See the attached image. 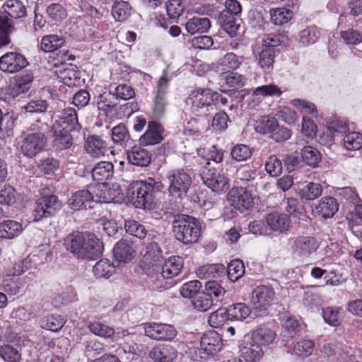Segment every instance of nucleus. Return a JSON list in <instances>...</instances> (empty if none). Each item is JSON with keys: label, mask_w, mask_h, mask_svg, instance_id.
Wrapping results in <instances>:
<instances>
[{"label": "nucleus", "mask_w": 362, "mask_h": 362, "mask_svg": "<svg viewBox=\"0 0 362 362\" xmlns=\"http://www.w3.org/2000/svg\"><path fill=\"white\" fill-rule=\"evenodd\" d=\"M129 162L134 165L148 166L151 163V155L150 152L140 146H134L127 151Z\"/></svg>", "instance_id": "obj_27"}, {"label": "nucleus", "mask_w": 362, "mask_h": 362, "mask_svg": "<svg viewBox=\"0 0 362 362\" xmlns=\"http://www.w3.org/2000/svg\"><path fill=\"white\" fill-rule=\"evenodd\" d=\"M266 221L270 228L275 231L284 233L288 231L291 227L290 219L285 214L270 213L267 216Z\"/></svg>", "instance_id": "obj_29"}, {"label": "nucleus", "mask_w": 362, "mask_h": 362, "mask_svg": "<svg viewBox=\"0 0 362 362\" xmlns=\"http://www.w3.org/2000/svg\"><path fill=\"white\" fill-rule=\"evenodd\" d=\"M183 267V259L179 256H172L166 259L163 264L160 263V271L158 275H155L156 280L159 277L163 279H172L177 276Z\"/></svg>", "instance_id": "obj_18"}, {"label": "nucleus", "mask_w": 362, "mask_h": 362, "mask_svg": "<svg viewBox=\"0 0 362 362\" xmlns=\"http://www.w3.org/2000/svg\"><path fill=\"white\" fill-rule=\"evenodd\" d=\"M61 205H36L35 209L33 211L34 217L33 221H40L43 218L52 217L60 210Z\"/></svg>", "instance_id": "obj_46"}, {"label": "nucleus", "mask_w": 362, "mask_h": 362, "mask_svg": "<svg viewBox=\"0 0 362 362\" xmlns=\"http://www.w3.org/2000/svg\"><path fill=\"white\" fill-rule=\"evenodd\" d=\"M48 129L47 124L40 123L32 128L33 132L28 133L22 140L21 146L23 155L33 158L44 148L47 142L45 132Z\"/></svg>", "instance_id": "obj_7"}, {"label": "nucleus", "mask_w": 362, "mask_h": 362, "mask_svg": "<svg viewBox=\"0 0 362 362\" xmlns=\"http://www.w3.org/2000/svg\"><path fill=\"white\" fill-rule=\"evenodd\" d=\"M240 351L241 356L247 362L259 361L264 354L262 346L253 342L252 338L241 344Z\"/></svg>", "instance_id": "obj_26"}, {"label": "nucleus", "mask_w": 362, "mask_h": 362, "mask_svg": "<svg viewBox=\"0 0 362 362\" xmlns=\"http://www.w3.org/2000/svg\"><path fill=\"white\" fill-rule=\"evenodd\" d=\"M114 267L107 259L98 261L93 268V272L97 278H109L113 271Z\"/></svg>", "instance_id": "obj_53"}, {"label": "nucleus", "mask_w": 362, "mask_h": 362, "mask_svg": "<svg viewBox=\"0 0 362 362\" xmlns=\"http://www.w3.org/2000/svg\"><path fill=\"white\" fill-rule=\"evenodd\" d=\"M93 188V187H88V189L77 191L72 195L71 199H69V204H87L90 202H94L96 204L110 203L106 199L101 200L100 198L95 199L92 192Z\"/></svg>", "instance_id": "obj_39"}, {"label": "nucleus", "mask_w": 362, "mask_h": 362, "mask_svg": "<svg viewBox=\"0 0 362 362\" xmlns=\"http://www.w3.org/2000/svg\"><path fill=\"white\" fill-rule=\"evenodd\" d=\"M204 292L218 302L224 296L226 290L218 281H209L205 284Z\"/></svg>", "instance_id": "obj_56"}, {"label": "nucleus", "mask_w": 362, "mask_h": 362, "mask_svg": "<svg viewBox=\"0 0 362 362\" xmlns=\"http://www.w3.org/2000/svg\"><path fill=\"white\" fill-rule=\"evenodd\" d=\"M210 28L211 22L208 18L193 17L185 23V29L190 35L206 33Z\"/></svg>", "instance_id": "obj_36"}, {"label": "nucleus", "mask_w": 362, "mask_h": 362, "mask_svg": "<svg viewBox=\"0 0 362 362\" xmlns=\"http://www.w3.org/2000/svg\"><path fill=\"white\" fill-rule=\"evenodd\" d=\"M64 39L57 35H48L44 36L41 40V49L45 52L59 53V50L64 44Z\"/></svg>", "instance_id": "obj_40"}, {"label": "nucleus", "mask_w": 362, "mask_h": 362, "mask_svg": "<svg viewBox=\"0 0 362 362\" xmlns=\"http://www.w3.org/2000/svg\"><path fill=\"white\" fill-rule=\"evenodd\" d=\"M47 17L52 21H62L67 16L65 8L59 3H53L46 8Z\"/></svg>", "instance_id": "obj_57"}, {"label": "nucleus", "mask_w": 362, "mask_h": 362, "mask_svg": "<svg viewBox=\"0 0 362 362\" xmlns=\"http://www.w3.org/2000/svg\"><path fill=\"white\" fill-rule=\"evenodd\" d=\"M168 188L170 201L174 203L181 202L186 197L191 185V177L182 169L170 172L168 177Z\"/></svg>", "instance_id": "obj_6"}, {"label": "nucleus", "mask_w": 362, "mask_h": 362, "mask_svg": "<svg viewBox=\"0 0 362 362\" xmlns=\"http://www.w3.org/2000/svg\"><path fill=\"white\" fill-rule=\"evenodd\" d=\"M288 39L286 35L280 33L278 35L269 34L267 35L262 40L263 47L270 48L274 51V47L286 44Z\"/></svg>", "instance_id": "obj_63"}, {"label": "nucleus", "mask_w": 362, "mask_h": 362, "mask_svg": "<svg viewBox=\"0 0 362 362\" xmlns=\"http://www.w3.org/2000/svg\"><path fill=\"white\" fill-rule=\"evenodd\" d=\"M257 197L245 187H233L227 194V200L232 204H255Z\"/></svg>", "instance_id": "obj_24"}, {"label": "nucleus", "mask_w": 362, "mask_h": 362, "mask_svg": "<svg viewBox=\"0 0 362 362\" xmlns=\"http://www.w3.org/2000/svg\"><path fill=\"white\" fill-rule=\"evenodd\" d=\"M254 127L255 131L259 134H270L276 129L277 121L274 117L264 115L256 120Z\"/></svg>", "instance_id": "obj_42"}, {"label": "nucleus", "mask_w": 362, "mask_h": 362, "mask_svg": "<svg viewBox=\"0 0 362 362\" xmlns=\"http://www.w3.org/2000/svg\"><path fill=\"white\" fill-rule=\"evenodd\" d=\"M116 100V97L111 91L101 93L97 100L98 110L103 112L107 117L112 115L117 105Z\"/></svg>", "instance_id": "obj_32"}, {"label": "nucleus", "mask_w": 362, "mask_h": 362, "mask_svg": "<svg viewBox=\"0 0 362 362\" xmlns=\"http://www.w3.org/2000/svg\"><path fill=\"white\" fill-rule=\"evenodd\" d=\"M201 177L203 182L214 192H225L229 187V179L222 168L204 166Z\"/></svg>", "instance_id": "obj_8"}, {"label": "nucleus", "mask_w": 362, "mask_h": 362, "mask_svg": "<svg viewBox=\"0 0 362 362\" xmlns=\"http://www.w3.org/2000/svg\"><path fill=\"white\" fill-rule=\"evenodd\" d=\"M342 308L341 307L328 306L322 310L325 322L332 326H338L342 321Z\"/></svg>", "instance_id": "obj_44"}, {"label": "nucleus", "mask_w": 362, "mask_h": 362, "mask_svg": "<svg viewBox=\"0 0 362 362\" xmlns=\"http://www.w3.org/2000/svg\"><path fill=\"white\" fill-rule=\"evenodd\" d=\"M199 279H219L226 274V268L223 264H208L196 270Z\"/></svg>", "instance_id": "obj_30"}, {"label": "nucleus", "mask_w": 362, "mask_h": 362, "mask_svg": "<svg viewBox=\"0 0 362 362\" xmlns=\"http://www.w3.org/2000/svg\"><path fill=\"white\" fill-rule=\"evenodd\" d=\"M163 188L162 182L149 177L148 181H139L129 187L127 199L130 204H153Z\"/></svg>", "instance_id": "obj_2"}, {"label": "nucleus", "mask_w": 362, "mask_h": 362, "mask_svg": "<svg viewBox=\"0 0 362 362\" xmlns=\"http://www.w3.org/2000/svg\"><path fill=\"white\" fill-rule=\"evenodd\" d=\"M136 337L134 334H128L124 341L116 349L118 356L122 358H125L128 361H132L135 357L139 356L142 353V345L138 344L135 340Z\"/></svg>", "instance_id": "obj_16"}, {"label": "nucleus", "mask_w": 362, "mask_h": 362, "mask_svg": "<svg viewBox=\"0 0 362 362\" xmlns=\"http://www.w3.org/2000/svg\"><path fill=\"white\" fill-rule=\"evenodd\" d=\"M88 328L95 336L101 338L109 339L112 341H117L115 329L100 321H93L90 322L88 325Z\"/></svg>", "instance_id": "obj_34"}, {"label": "nucleus", "mask_w": 362, "mask_h": 362, "mask_svg": "<svg viewBox=\"0 0 362 362\" xmlns=\"http://www.w3.org/2000/svg\"><path fill=\"white\" fill-rule=\"evenodd\" d=\"M202 284L198 280H192L185 283L180 288V295L185 298H194L200 293Z\"/></svg>", "instance_id": "obj_58"}, {"label": "nucleus", "mask_w": 362, "mask_h": 362, "mask_svg": "<svg viewBox=\"0 0 362 362\" xmlns=\"http://www.w3.org/2000/svg\"><path fill=\"white\" fill-rule=\"evenodd\" d=\"M33 81L32 74L16 76L8 87V94L12 98H16L28 92L31 88Z\"/></svg>", "instance_id": "obj_22"}, {"label": "nucleus", "mask_w": 362, "mask_h": 362, "mask_svg": "<svg viewBox=\"0 0 362 362\" xmlns=\"http://www.w3.org/2000/svg\"><path fill=\"white\" fill-rule=\"evenodd\" d=\"M213 90L209 88H197L191 91L188 101L191 111L199 117H208L214 112Z\"/></svg>", "instance_id": "obj_5"}, {"label": "nucleus", "mask_w": 362, "mask_h": 362, "mask_svg": "<svg viewBox=\"0 0 362 362\" xmlns=\"http://www.w3.org/2000/svg\"><path fill=\"white\" fill-rule=\"evenodd\" d=\"M169 81L168 74L163 72L156 85L153 110L154 115L157 117H160L164 114L168 105L167 95Z\"/></svg>", "instance_id": "obj_11"}, {"label": "nucleus", "mask_w": 362, "mask_h": 362, "mask_svg": "<svg viewBox=\"0 0 362 362\" xmlns=\"http://www.w3.org/2000/svg\"><path fill=\"white\" fill-rule=\"evenodd\" d=\"M228 278L233 282L236 281L245 274V266L240 259H233L228 265L226 269Z\"/></svg>", "instance_id": "obj_50"}, {"label": "nucleus", "mask_w": 362, "mask_h": 362, "mask_svg": "<svg viewBox=\"0 0 362 362\" xmlns=\"http://www.w3.org/2000/svg\"><path fill=\"white\" fill-rule=\"evenodd\" d=\"M141 266L142 270L148 276L158 275L160 263L163 262V250L156 242H151L146 246V252Z\"/></svg>", "instance_id": "obj_9"}, {"label": "nucleus", "mask_w": 362, "mask_h": 362, "mask_svg": "<svg viewBox=\"0 0 362 362\" xmlns=\"http://www.w3.org/2000/svg\"><path fill=\"white\" fill-rule=\"evenodd\" d=\"M136 252L132 246V243L123 239L119 240L113 249V255L115 260L122 263L131 262L136 256Z\"/></svg>", "instance_id": "obj_23"}, {"label": "nucleus", "mask_w": 362, "mask_h": 362, "mask_svg": "<svg viewBox=\"0 0 362 362\" xmlns=\"http://www.w3.org/2000/svg\"><path fill=\"white\" fill-rule=\"evenodd\" d=\"M194 308L200 312H206L214 305V299L204 291L199 293L192 300Z\"/></svg>", "instance_id": "obj_52"}, {"label": "nucleus", "mask_w": 362, "mask_h": 362, "mask_svg": "<svg viewBox=\"0 0 362 362\" xmlns=\"http://www.w3.org/2000/svg\"><path fill=\"white\" fill-rule=\"evenodd\" d=\"M218 21L224 31L231 37L238 35V30L240 27V23L238 16L229 14L227 11H221Z\"/></svg>", "instance_id": "obj_28"}, {"label": "nucleus", "mask_w": 362, "mask_h": 362, "mask_svg": "<svg viewBox=\"0 0 362 362\" xmlns=\"http://www.w3.org/2000/svg\"><path fill=\"white\" fill-rule=\"evenodd\" d=\"M173 223L175 238L184 244L195 243L200 235L198 221L193 216L185 214H175Z\"/></svg>", "instance_id": "obj_4"}, {"label": "nucleus", "mask_w": 362, "mask_h": 362, "mask_svg": "<svg viewBox=\"0 0 362 362\" xmlns=\"http://www.w3.org/2000/svg\"><path fill=\"white\" fill-rule=\"evenodd\" d=\"M4 12L0 13V48L11 42L10 34L14 27L8 18H20L25 16L26 8L19 0H8L3 6Z\"/></svg>", "instance_id": "obj_3"}, {"label": "nucleus", "mask_w": 362, "mask_h": 362, "mask_svg": "<svg viewBox=\"0 0 362 362\" xmlns=\"http://www.w3.org/2000/svg\"><path fill=\"white\" fill-rule=\"evenodd\" d=\"M222 80L223 81L221 86H226L229 90L240 88L245 84V78L238 73L231 72L225 76Z\"/></svg>", "instance_id": "obj_60"}, {"label": "nucleus", "mask_w": 362, "mask_h": 362, "mask_svg": "<svg viewBox=\"0 0 362 362\" xmlns=\"http://www.w3.org/2000/svg\"><path fill=\"white\" fill-rule=\"evenodd\" d=\"M258 64L264 70L272 68L274 62V51L270 48L262 47L257 57Z\"/></svg>", "instance_id": "obj_54"}, {"label": "nucleus", "mask_w": 362, "mask_h": 362, "mask_svg": "<svg viewBox=\"0 0 362 362\" xmlns=\"http://www.w3.org/2000/svg\"><path fill=\"white\" fill-rule=\"evenodd\" d=\"M84 148L87 153L96 158L104 156L108 151L106 141L97 135H90L87 137Z\"/></svg>", "instance_id": "obj_21"}, {"label": "nucleus", "mask_w": 362, "mask_h": 362, "mask_svg": "<svg viewBox=\"0 0 362 362\" xmlns=\"http://www.w3.org/2000/svg\"><path fill=\"white\" fill-rule=\"evenodd\" d=\"M226 308H220L212 313L208 318V322L212 327H219L229 320Z\"/></svg>", "instance_id": "obj_62"}, {"label": "nucleus", "mask_w": 362, "mask_h": 362, "mask_svg": "<svg viewBox=\"0 0 362 362\" xmlns=\"http://www.w3.org/2000/svg\"><path fill=\"white\" fill-rule=\"evenodd\" d=\"M253 205H226L223 211L224 221H230L237 216L238 212L247 216L252 210Z\"/></svg>", "instance_id": "obj_47"}, {"label": "nucleus", "mask_w": 362, "mask_h": 362, "mask_svg": "<svg viewBox=\"0 0 362 362\" xmlns=\"http://www.w3.org/2000/svg\"><path fill=\"white\" fill-rule=\"evenodd\" d=\"M58 131L52 130L54 136L52 141L53 148L57 151L69 148L73 144V138L70 134L71 131H66L62 129H59Z\"/></svg>", "instance_id": "obj_38"}, {"label": "nucleus", "mask_w": 362, "mask_h": 362, "mask_svg": "<svg viewBox=\"0 0 362 362\" xmlns=\"http://www.w3.org/2000/svg\"><path fill=\"white\" fill-rule=\"evenodd\" d=\"M65 323L66 320L64 317L57 314H50L44 316L39 322L40 326L42 329L54 332L59 331Z\"/></svg>", "instance_id": "obj_37"}, {"label": "nucleus", "mask_w": 362, "mask_h": 362, "mask_svg": "<svg viewBox=\"0 0 362 362\" xmlns=\"http://www.w3.org/2000/svg\"><path fill=\"white\" fill-rule=\"evenodd\" d=\"M124 228L127 233L139 239L144 238L147 234L145 226L134 220L125 221Z\"/></svg>", "instance_id": "obj_59"}, {"label": "nucleus", "mask_w": 362, "mask_h": 362, "mask_svg": "<svg viewBox=\"0 0 362 362\" xmlns=\"http://www.w3.org/2000/svg\"><path fill=\"white\" fill-rule=\"evenodd\" d=\"M131 10L132 8L128 2L115 1L112 8V15L117 21L123 22L131 16Z\"/></svg>", "instance_id": "obj_43"}, {"label": "nucleus", "mask_w": 362, "mask_h": 362, "mask_svg": "<svg viewBox=\"0 0 362 362\" xmlns=\"http://www.w3.org/2000/svg\"><path fill=\"white\" fill-rule=\"evenodd\" d=\"M319 247L320 243L316 238L300 235L294 239L292 250L297 257L308 258L317 250Z\"/></svg>", "instance_id": "obj_12"}, {"label": "nucleus", "mask_w": 362, "mask_h": 362, "mask_svg": "<svg viewBox=\"0 0 362 362\" xmlns=\"http://www.w3.org/2000/svg\"><path fill=\"white\" fill-rule=\"evenodd\" d=\"M343 140L345 148L349 151L359 150L362 147V134L359 132H349Z\"/></svg>", "instance_id": "obj_61"}, {"label": "nucleus", "mask_w": 362, "mask_h": 362, "mask_svg": "<svg viewBox=\"0 0 362 362\" xmlns=\"http://www.w3.org/2000/svg\"><path fill=\"white\" fill-rule=\"evenodd\" d=\"M163 127L155 121H150L147 125L145 133L139 138L140 144L151 146L159 144L163 140Z\"/></svg>", "instance_id": "obj_20"}, {"label": "nucleus", "mask_w": 362, "mask_h": 362, "mask_svg": "<svg viewBox=\"0 0 362 362\" xmlns=\"http://www.w3.org/2000/svg\"><path fill=\"white\" fill-rule=\"evenodd\" d=\"M28 64L25 57L16 52H7L0 57V69L4 72H18Z\"/></svg>", "instance_id": "obj_15"}, {"label": "nucleus", "mask_w": 362, "mask_h": 362, "mask_svg": "<svg viewBox=\"0 0 362 362\" xmlns=\"http://www.w3.org/2000/svg\"><path fill=\"white\" fill-rule=\"evenodd\" d=\"M270 15L271 21L276 25H283L293 18V12L285 8H272Z\"/></svg>", "instance_id": "obj_48"}, {"label": "nucleus", "mask_w": 362, "mask_h": 362, "mask_svg": "<svg viewBox=\"0 0 362 362\" xmlns=\"http://www.w3.org/2000/svg\"><path fill=\"white\" fill-rule=\"evenodd\" d=\"M145 334L155 340L171 341L177 334L174 326L163 323H151L144 327Z\"/></svg>", "instance_id": "obj_14"}, {"label": "nucleus", "mask_w": 362, "mask_h": 362, "mask_svg": "<svg viewBox=\"0 0 362 362\" xmlns=\"http://www.w3.org/2000/svg\"><path fill=\"white\" fill-rule=\"evenodd\" d=\"M148 357L153 362H173L177 357V351L170 344H159L150 350Z\"/></svg>", "instance_id": "obj_17"}, {"label": "nucleus", "mask_w": 362, "mask_h": 362, "mask_svg": "<svg viewBox=\"0 0 362 362\" xmlns=\"http://www.w3.org/2000/svg\"><path fill=\"white\" fill-rule=\"evenodd\" d=\"M114 166L111 162L100 161L98 163L92 170V176L94 180L104 184L113 176Z\"/></svg>", "instance_id": "obj_31"}, {"label": "nucleus", "mask_w": 362, "mask_h": 362, "mask_svg": "<svg viewBox=\"0 0 362 362\" xmlns=\"http://www.w3.org/2000/svg\"><path fill=\"white\" fill-rule=\"evenodd\" d=\"M130 135L125 124L120 123L112 129V139L115 144L122 145L128 141Z\"/></svg>", "instance_id": "obj_64"}, {"label": "nucleus", "mask_w": 362, "mask_h": 362, "mask_svg": "<svg viewBox=\"0 0 362 362\" xmlns=\"http://www.w3.org/2000/svg\"><path fill=\"white\" fill-rule=\"evenodd\" d=\"M59 129L66 131H79L81 129L76 110L74 108L66 107L60 112L52 127V131L59 132Z\"/></svg>", "instance_id": "obj_13"}, {"label": "nucleus", "mask_w": 362, "mask_h": 362, "mask_svg": "<svg viewBox=\"0 0 362 362\" xmlns=\"http://www.w3.org/2000/svg\"><path fill=\"white\" fill-rule=\"evenodd\" d=\"M222 345V339L216 331L208 332L201 338V350L208 355H214L221 351Z\"/></svg>", "instance_id": "obj_19"}, {"label": "nucleus", "mask_w": 362, "mask_h": 362, "mask_svg": "<svg viewBox=\"0 0 362 362\" xmlns=\"http://www.w3.org/2000/svg\"><path fill=\"white\" fill-rule=\"evenodd\" d=\"M320 35V30L316 26H309L299 32V42L303 45L313 44Z\"/></svg>", "instance_id": "obj_49"}, {"label": "nucleus", "mask_w": 362, "mask_h": 362, "mask_svg": "<svg viewBox=\"0 0 362 362\" xmlns=\"http://www.w3.org/2000/svg\"><path fill=\"white\" fill-rule=\"evenodd\" d=\"M64 245L78 258L88 260L100 257L103 252V242L94 233L87 231L69 234Z\"/></svg>", "instance_id": "obj_1"}, {"label": "nucleus", "mask_w": 362, "mask_h": 362, "mask_svg": "<svg viewBox=\"0 0 362 362\" xmlns=\"http://www.w3.org/2000/svg\"><path fill=\"white\" fill-rule=\"evenodd\" d=\"M23 231L22 224L13 220H6L0 223V238L13 239Z\"/></svg>", "instance_id": "obj_35"}, {"label": "nucleus", "mask_w": 362, "mask_h": 362, "mask_svg": "<svg viewBox=\"0 0 362 362\" xmlns=\"http://www.w3.org/2000/svg\"><path fill=\"white\" fill-rule=\"evenodd\" d=\"M226 310L230 321H243L246 319L251 313L250 308L243 303H233L226 308Z\"/></svg>", "instance_id": "obj_41"}, {"label": "nucleus", "mask_w": 362, "mask_h": 362, "mask_svg": "<svg viewBox=\"0 0 362 362\" xmlns=\"http://www.w3.org/2000/svg\"><path fill=\"white\" fill-rule=\"evenodd\" d=\"M315 342L311 339H302L298 341L293 347L294 353L301 357H308L312 354Z\"/></svg>", "instance_id": "obj_55"}, {"label": "nucleus", "mask_w": 362, "mask_h": 362, "mask_svg": "<svg viewBox=\"0 0 362 362\" xmlns=\"http://www.w3.org/2000/svg\"><path fill=\"white\" fill-rule=\"evenodd\" d=\"M276 337V332L267 325L257 326L251 334L252 341L257 343L261 346L272 344Z\"/></svg>", "instance_id": "obj_25"}, {"label": "nucleus", "mask_w": 362, "mask_h": 362, "mask_svg": "<svg viewBox=\"0 0 362 362\" xmlns=\"http://www.w3.org/2000/svg\"><path fill=\"white\" fill-rule=\"evenodd\" d=\"M136 208L141 209L145 216L155 219H168L175 216V212L168 211V208L161 207L162 205H134Z\"/></svg>", "instance_id": "obj_33"}, {"label": "nucleus", "mask_w": 362, "mask_h": 362, "mask_svg": "<svg viewBox=\"0 0 362 362\" xmlns=\"http://www.w3.org/2000/svg\"><path fill=\"white\" fill-rule=\"evenodd\" d=\"M0 357L4 362H20L21 354L11 344H3L0 346Z\"/></svg>", "instance_id": "obj_51"}, {"label": "nucleus", "mask_w": 362, "mask_h": 362, "mask_svg": "<svg viewBox=\"0 0 362 362\" xmlns=\"http://www.w3.org/2000/svg\"><path fill=\"white\" fill-rule=\"evenodd\" d=\"M86 356H95L105 351V345L96 339H86L82 342Z\"/></svg>", "instance_id": "obj_45"}, {"label": "nucleus", "mask_w": 362, "mask_h": 362, "mask_svg": "<svg viewBox=\"0 0 362 362\" xmlns=\"http://www.w3.org/2000/svg\"><path fill=\"white\" fill-rule=\"evenodd\" d=\"M275 296V292L270 286L261 285L252 292L254 313L256 316L267 315L268 308Z\"/></svg>", "instance_id": "obj_10"}]
</instances>
